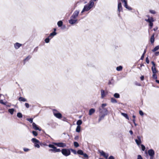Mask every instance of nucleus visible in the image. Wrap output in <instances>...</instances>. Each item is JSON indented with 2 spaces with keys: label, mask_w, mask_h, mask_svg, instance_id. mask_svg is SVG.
<instances>
[{
  "label": "nucleus",
  "mask_w": 159,
  "mask_h": 159,
  "mask_svg": "<svg viewBox=\"0 0 159 159\" xmlns=\"http://www.w3.org/2000/svg\"><path fill=\"white\" fill-rule=\"evenodd\" d=\"M149 12L151 14H155L156 13V12L154 10H149Z\"/></svg>",
  "instance_id": "nucleus-42"
},
{
  "label": "nucleus",
  "mask_w": 159,
  "mask_h": 159,
  "mask_svg": "<svg viewBox=\"0 0 159 159\" xmlns=\"http://www.w3.org/2000/svg\"><path fill=\"white\" fill-rule=\"evenodd\" d=\"M111 102L112 103H116L117 102V101L116 99L114 98H111Z\"/></svg>",
  "instance_id": "nucleus-27"
},
{
  "label": "nucleus",
  "mask_w": 159,
  "mask_h": 159,
  "mask_svg": "<svg viewBox=\"0 0 159 159\" xmlns=\"http://www.w3.org/2000/svg\"><path fill=\"white\" fill-rule=\"evenodd\" d=\"M100 93L101 94V98H103L106 96V94L105 93L104 90L103 89H101L100 90Z\"/></svg>",
  "instance_id": "nucleus-16"
},
{
  "label": "nucleus",
  "mask_w": 159,
  "mask_h": 159,
  "mask_svg": "<svg viewBox=\"0 0 159 159\" xmlns=\"http://www.w3.org/2000/svg\"><path fill=\"white\" fill-rule=\"evenodd\" d=\"M146 63L147 64H149V60L148 59V57H147L146 58Z\"/></svg>",
  "instance_id": "nucleus-50"
},
{
  "label": "nucleus",
  "mask_w": 159,
  "mask_h": 159,
  "mask_svg": "<svg viewBox=\"0 0 159 159\" xmlns=\"http://www.w3.org/2000/svg\"><path fill=\"white\" fill-rule=\"evenodd\" d=\"M83 152L81 150H78L77 151V153L79 155H82L83 154Z\"/></svg>",
  "instance_id": "nucleus-36"
},
{
  "label": "nucleus",
  "mask_w": 159,
  "mask_h": 159,
  "mask_svg": "<svg viewBox=\"0 0 159 159\" xmlns=\"http://www.w3.org/2000/svg\"><path fill=\"white\" fill-rule=\"evenodd\" d=\"M53 144L59 147H64L66 146V144L63 143H54Z\"/></svg>",
  "instance_id": "nucleus-8"
},
{
  "label": "nucleus",
  "mask_w": 159,
  "mask_h": 159,
  "mask_svg": "<svg viewBox=\"0 0 159 159\" xmlns=\"http://www.w3.org/2000/svg\"><path fill=\"white\" fill-rule=\"evenodd\" d=\"M7 102H3L2 100H0V103L3 105H6V103H7Z\"/></svg>",
  "instance_id": "nucleus-40"
},
{
  "label": "nucleus",
  "mask_w": 159,
  "mask_h": 159,
  "mask_svg": "<svg viewBox=\"0 0 159 159\" xmlns=\"http://www.w3.org/2000/svg\"><path fill=\"white\" fill-rule=\"evenodd\" d=\"M148 153L150 156V158H154L155 155V152L152 149H150L148 150Z\"/></svg>",
  "instance_id": "nucleus-6"
},
{
  "label": "nucleus",
  "mask_w": 159,
  "mask_h": 159,
  "mask_svg": "<svg viewBox=\"0 0 159 159\" xmlns=\"http://www.w3.org/2000/svg\"><path fill=\"white\" fill-rule=\"evenodd\" d=\"M151 63H152V64L153 65V66L152 67H155L156 64L154 61H152Z\"/></svg>",
  "instance_id": "nucleus-56"
},
{
  "label": "nucleus",
  "mask_w": 159,
  "mask_h": 159,
  "mask_svg": "<svg viewBox=\"0 0 159 159\" xmlns=\"http://www.w3.org/2000/svg\"><path fill=\"white\" fill-rule=\"evenodd\" d=\"M95 112V110L93 108L90 109L89 111V115H91Z\"/></svg>",
  "instance_id": "nucleus-22"
},
{
  "label": "nucleus",
  "mask_w": 159,
  "mask_h": 159,
  "mask_svg": "<svg viewBox=\"0 0 159 159\" xmlns=\"http://www.w3.org/2000/svg\"><path fill=\"white\" fill-rule=\"evenodd\" d=\"M144 55H145L143 53V54H142V56H141V57L140 58L141 60H143V59Z\"/></svg>",
  "instance_id": "nucleus-59"
},
{
  "label": "nucleus",
  "mask_w": 159,
  "mask_h": 159,
  "mask_svg": "<svg viewBox=\"0 0 159 159\" xmlns=\"http://www.w3.org/2000/svg\"><path fill=\"white\" fill-rule=\"evenodd\" d=\"M133 121V123H134V125L136 126H137V124L135 122V119H133L132 120Z\"/></svg>",
  "instance_id": "nucleus-57"
},
{
  "label": "nucleus",
  "mask_w": 159,
  "mask_h": 159,
  "mask_svg": "<svg viewBox=\"0 0 159 159\" xmlns=\"http://www.w3.org/2000/svg\"><path fill=\"white\" fill-rule=\"evenodd\" d=\"M118 12L117 13L118 16H120V11H123L122 7V4L121 2H119L118 5Z\"/></svg>",
  "instance_id": "nucleus-7"
},
{
  "label": "nucleus",
  "mask_w": 159,
  "mask_h": 159,
  "mask_svg": "<svg viewBox=\"0 0 159 159\" xmlns=\"http://www.w3.org/2000/svg\"><path fill=\"white\" fill-rule=\"evenodd\" d=\"M90 9V8H89V7L88 6V5H87L86 4L84 6V7L83 10L81 11V13H82L83 12H84L85 11H88Z\"/></svg>",
  "instance_id": "nucleus-14"
},
{
  "label": "nucleus",
  "mask_w": 159,
  "mask_h": 159,
  "mask_svg": "<svg viewBox=\"0 0 159 159\" xmlns=\"http://www.w3.org/2000/svg\"><path fill=\"white\" fill-rule=\"evenodd\" d=\"M139 114L141 116L143 115V113L142 111H139Z\"/></svg>",
  "instance_id": "nucleus-55"
},
{
  "label": "nucleus",
  "mask_w": 159,
  "mask_h": 159,
  "mask_svg": "<svg viewBox=\"0 0 159 159\" xmlns=\"http://www.w3.org/2000/svg\"><path fill=\"white\" fill-rule=\"evenodd\" d=\"M25 105L26 107L27 108H29V105L28 103H25Z\"/></svg>",
  "instance_id": "nucleus-52"
},
{
  "label": "nucleus",
  "mask_w": 159,
  "mask_h": 159,
  "mask_svg": "<svg viewBox=\"0 0 159 159\" xmlns=\"http://www.w3.org/2000/svg\"><path fill=\"white\" fill-rule=\"evenodd\" d=\"M32 134L34 136H36L38 135V133L37 132L34 131H32Z\"/></svg>",
  "instance_id": "nucleus-43"
},
{
  "label": "nucleus",
  "mask_w": 159,
  "mask_h": 159,
  "mask_svg": "<svg viewBox=\"0 0 159 159\" xmlns=\"http://www.w3.org/2000/svg\"><path fill=\"white\" fill-rule=\"evenodd\" d=\"M106 103H103L101 105V106L100 107L98 108L99 115L98 122H99L102 120L104 119L105 116L107 115L108 111L107 109L105 107L107 106Z\"/></svg>",
  "instance_id": "nucleus-1"
},
{
  "label": "nucleus",
  "mask_w": 159,
  "mask_h": 159,
  "mask_svg": "<svg viewBox=\"0 0 159 159\" xmlns=\"http://www.w3.org/2000/svg\"><path fill=\"white\" fill-rule=\"evenodd\" d=\"M158 29V27H155L154 28H153V30L154 31H156V30H157Z\"/></svg>",
  "instance_id": "nucleus-63"
},
{
  "label": "nucleus",
  "mask_w": 159,
  "mask_h": 159,
  "mask_svg": "<svg viewBox=\"0 0 159 159\" xmlns=\"http://www.w3.org/2000/svg\"><path fill=\"white\" fill-rule=\"evenodd\" d=\"M50 39H51L50 38H49V37H48L47 38L45 39V42L47 43H49Z\"/></svg>",
  "instance_id": "nucleus-41"
},
{
  "label": "nucleus",
  "mask_w": 159,
  "mask_h": 159,
  "mask_svg": "<svg viewBox=\"0 0 159 159\" xmlns=\"http://www.w3.org/2000/svg\"><path fill=\"white\" fill-rule=\"evenodd\" d=\"M49 151L52 152L54 153L59 152L61 151V150L60 149L57 148L55 146L54 147V148L52 149H50Z\"/></svg>",
  "instance_id": "nucleus-11"
},
{
  "label": "nucleus",
  "mask_w": 159,
  "mask_h": 159,
  "mask_svg": "<svg viewBox=\"0 0 159 159\" xmlns=\"http://www.w3.org/2000/svg\"><path fill=\"white\" fill-rule=\"evenodd\" d=\"M137 139H135V141L138 145H139L141 143V137L140 136H137Z\"/></svg>",
  "instance_id": "nucleus-9"
},
{
  "label": "nucleus",
  "mask_w": 159,
  "mask_h": 159,
  "mask_svg": "<svg viewBox=\"0 0 159 159\" xmlns=\"http://www.w3.org/2000/svg\"><path fill=\"white\" fill-rule=\"evenodd\" d=\"M74 145L75 147H78L79 146V144L77 142H74Z\"/></svg>",
  "instance_id": "nucleus-39"
},
{
  "label": "nucleus",
  "mask_w": 159,
  "mask_h": 159,
  "mask_svg": "<svg viewBox=\"0 0 159 159\" xmlns=\"http://www.w3.org/2000/svg\"><path fill=\"white\" fill-rule=\"evenodd\" d=\"M155 54L156 56L159 55V52H156L155 53Z\"/></svg>",
  "instance_id": "nucleus-60"
},
{
  "label": "nucleus",
  "mask_w": 159,
  "mask_h": 159,
  "mask_svg": "<svg viewBox=\"0 0 159 159\" xmlns=\"http://www.w3.org/2000/svg\"><path fill=\"white\" fill-rule=\"evenodd\" d=\"M159 49V45L155 47L152 50V51L153 52H154L158 50Z\"/></svg>",
  "instance_id": "nucleus-28"
},
{
  "label": "nucleus",
  "mask_w": 159,
  "mask_h": 159,
  "mask_svg": "<svg viewBox=\"0 0 159 159\" xmlns=\"http://www.w3.org/2000/svg\"><path fill=\"white\" fill-rule=\"evenodd\" d=\"M152 77L154 79H156L157 78V76L156 74H153L152 75Z\"/></svg>",
  "instance_id": "nucleus-47"
},
{
  "label": "nucleus",
  "mask_w": 159,
  "mask_h": 159,
  "mask_svg": "<svg viewBox=\"0 0 159 159\" xmlns=\"http://www.w3.org/2000/svg\"><path fill=\"white\" fill-rule=\"evenodd\" d=\"M29 150V149L27 148H24V151L25 152H26L28 151Z\"/></svg>",
  "instance_id": "nucleus-61"
},
{
  "label": "nucleus",
  "mask_w": 159,
  "mask_h": 159,
  "mask_svg": "<svg viewBox=\"0 0 159 159\" xmlns=\"http://www.w3.org/2000/svg\"><path fill=\"white\" fill-rule=\"evenodd\" d=\"M144 77L142 75L140 77V79L141 80H144Z\"/></svg>",
  "instance_id": "nucleus-64"
},
{
  "label": "nucleus",
  "mask_w": 159,
  "mask_h": 159,
  "mask_svg": "<svg viewBox=\"0 0 159 159\" xmlns=\"http://www.w3.org/2000/svg\"><path fill=\"white\" fill-rule=\"evenodd\" d=\"M32 126L33 128L36 130H39L41 131V129H40L38 127L37 125L34 122L32 123Z\"/></svg>",
  "instance_id": "nucleus-18"
},
{
  "label": "nucleus",
  "mask_w": 159,
  "mask_h": 159,
  "mask_svg": "<svg viewBox=\"0 0 159 159\" xmlns=\"http://www.w3.org/2000/svg\"><path fill=\"white\" fill-rule=\"evenodd\" d=\"M98 151L101 156H102L104 157V156L105 154V153L102 150L101 151L100 150H99Z\"/></svg>",
  "instance_id": "nucleus-35"
},
{
  "label": "nucleus",
  "mask_w": 159,
  "mask_h": 159,
  "mask_svg": "<svg viewBox=\"0 0 159 159\" xmlns=\"http://www.w3.org/2000/svg\"><path fill=\"white\" fill-rule=\"evenodd\" d=\"M152 70L153 74H156L158 71L155 67H152Z\"/></svg>",
  "instance_id": "nucleus-25"
},
{
  "label": "nucleus",
  "mask_w": 159,
  "mask_h": 159,
  "mask_svg": "<svg viewBox=\"0 0 159 159\" xmlns=\"http://www.w3.org/2000/svg\"><path fill=\"white\" fill-rule=\"evenodd\" d=\"M155 34H152V36L150 38V42L151 43H154V37Z\"/></svg>",
  "instance_id": "nucleus-23"
},
{
  "label": "nucleus",
  "mask_w": 159,
  "mask_h": 159,
  "mask_svg": "<svg viewBox=\"0 0 159 159\" xmlns=\"http://www.w3.org/2000/svg\"><path fill=\"white\" fill-rule=\"evenodd\" d=\"M49 151L52 152L54 153L59 152L61 151V150L60 149L57 148L55 146L54 147V148L52 149H50Z\"/></svg>",
  "instance_id": "nucleus-12"
},
{
  "label": "nucleus",
  "mask_w": 159,
  "mask_h": 159,
  "mask_svg": "<svg viewBox=\"0 0 159 159\" xmlns=\"http://www.w3.org/2000/svg\"><path fill=\"white\" fill-rule=\"evenodd\" d=\"M114 97L116 98H119L120 97V94L117 93H115L114 94Z\"/></svg>",
  "instance_id": "nucleus-32"
},
{
  "label": "nucleus",
  "mask_w": 159,
  "mask_h": 159,
  "mask_svg": "<svg viewBox=\"0 0 159 159\" xmlns=\"http://www.w3.org/2000/svg\"><path fill=\"white\" fill-rule=\"evenodd\" d=\"M80 128L81 127L80 126H77L76 129V132L78 133L80 132Z\"/></svg>",
  "instance_id": "nucleus-34"
},
{
  "label": "nucleus",
  "mask_w": 159,
  "mask_h": 159,
  "mask_svg": "<svg viewBox=\"0 0 159 159\" xmlns=\"http://www.w3.org/2000/svg\"><path fill=\"white\" fill-rule=\"evenodd\" d=\"M61 151L62 153L65 156H68L70 154V150L69 149H63Z\"/></svg>",
  "instance_id": "nucleus-4"
},
{
  "label": "nucleus",
  "mask_w": 159,
  "mask_h": 159,
  "mask_svg": "<svg viewBox=\"0 0 159 159\" xmlns=\"http://www.w3.org/2000/svg\"><path fill=\"white\" fill-rule=\"evenodd\" d=\"M108 159H114V158L113 156H111L109 157Z\"/></svg>",
  "instance_id": "nucleus-62"
},
{
  "label": "nucleus",
  "mask_w": 159,
  "mask_h": 159,
  "mask_svg": "<svg viewBox=\"0 0 159 159\" xmlns=\"http://www.w3.org/2000/svg\"><path fill=\"white\" fill-rule=\"evenodd\" d=\"M77 19H72L70 17V19L69 20V23L71 25H73L77 23Z\"/></svg>",
  "instance_id": "nucleus-13"
},
{
  "label": "nucleus",
  "mask_w": 159,
  "mask_h": 159,
  "mask_svg": "<svg viewBox=\"0 0 159 159\" xmlns=\"http://www.w3.org/2000/svg\"><path fill=\"white\" fill-rule=\"evenodd\" d=\"M31 141L34 143V146L35 147L38 148H40L39 145L40 142L39 140L35 138H32L31 139Z\"/></svg>",
  "instance_id": "nucleus-3"
},
{
  "label": "nucleus",
  "mask_w": 159,
  "mask_h": 159,
  "mask_svg": "<svg viewBox=\"0 0 159 159\" xmlns=\"http://www.w3.org/2000/svg\"><path fill=\"white\" fill-rule=\"evenodd\" d=\"M22 45L21 44L18 43H16L14 44V46L15 49H17Z\"/></svg>",
  "instance_id": "nucleus-17"
},
{
  "label": "nucleus",
  "mask_w": 159,
  "mask_h": 159,
  "mask_svg": "<svg viewBox=\"0 0 159 159\" xmlns=\"http://www.w3.org/2000/svg\"><path fill=\"white\" fill-rule=\"evenodd\" d=\"M31 57L29 55L24 60V64H25V62L26 61H28L29 60H30Z\"/></svg>",
  "instance_id": "nucleus-24"
},
{
  "label": "nucleus",
  "mask_w": 159,
  "mask_h": 159,
  "mask_svg": "<svg viewBox=\"0 0 159 159\" xmlns=\"http://www.w3.org/2000/svg\"><path fill=\"white\" fill-rule=\"evenodd\" d=\"M109 156V154L108 153H105V154L104 156V157L106 159H107L108 157Z\"/></svg>",
  "instance_id": "nucleus-49"
},
{
  "label": "nucleus",
  "mask_w": 159,
  "mask_h": 159,
  "mask_svg": "<svg viewBox=\"0 0 159 159\" xmlns=\"http://www.w3.org/2000/svg\"><path fill=\"white\" fill-rule=\"evenodd\" d=\"M17 116L19 118H21L22 117V115L20 112H18L17 113Z\"/></svg>",
  "instance_id": "nucleus-37"
},
{
  "label": "nucleus",
  "mask_w": 159,
  "mask_h": 159,
  "mask_svg": "<svg viewBox=\"0 0 159 159\" xmlns=\"http://www.w3.org/2000/svg\"><path fill=\"white\" fill-rule=\"evenodd\" d=\"M82 121L80 120H79L77 121L76 124L78 126H80L82 124Z\"/></svg>",
  "instance_id": "nucleus-33"
},
{
  "label": "nucleus",
  "mask_w": 159,
  "mask_h": 159,
  "mask_svg": "<svg viewBox=\"0 0 159 159\" xmlns=\"http://www.w3.org/2000/svg\"><path fill=\"white\" fill-rule=\"evenodd\" d=\"M70 150L71 151L75 154H76L77 153V152L75 150L71 149Z\"/></svg>",
  "instance_id": "nucleus-44"
},
{
  "label": "nucleus",
  "mask_w": 159,
  "mask_h": 159,
  "mask_svg": "<svg viewBox=\"0 0 159 159\" xmlns=\"http://www.w3.org/2000/svg\"><path fill=\"white\" fill-rule=\"evenodd\" d=\"M79 138V136H76L75 137L74 139L76 140H77Z\"/></svg>",
  "instance_id": "nucleus-58"
},
{
  "label": "nucleus",
  "mask_w": 159,
  "mask_h": 159,
  "mask_svg": "<svg viewBox=\"0 0 159 159\" xmlns=\"http://www.w3.org/2000/svg\"><path fill=\"white\" fill-rule=\"evenodd\" d=\"M27 120L28 121L30 122V123H33V119L32 118H29V119H27L26 120Z\"/></svg>",
  "instance_id": "nucleus-45"
},
{
  "label": "nucleus",
  "mask_w": 159,
  "mask_h": 159,
  "mask_svg": "<svg viewBox=\"0 0 159 159\" xmlns=\"http://www.w3.org/2000/svg\"><path fill=\"white\" fill-rule=\"evenodd\" d=\"M124 7H125L126 8L128 9L129 10H131L132 9V8L129 6H128L127 4V2H125V3H124Z\"/></svg>",
  "instance_id": "nucleus-19"
},
{
  "label": "nucleus",
  "mask_w": 159,
  "mask_h": 159,
  "mask_svg": "<svg viewBox=\"0 0 159 159\" xmlns=\"http://www.w3.org/2000/svg\"><path fill=\"white\" fill-rule=\"evenodd\" d=\"M49 151L52 152L54 153L59 152L61 151V150L60 149L57 148L55 146L54 147V148L52 149H50Z\"/></svg>",
  "instance_id": "nucleus-10"
},
{
  "label": "nucleus",
  "mask_w": 159,
  "mask_h": 159,
  "mask_svg": "<svg viewBox=\"0 0 159 159\" xmlns=\"http://www.w3.org/2000/svg\"><path fill=\"white\" fill-rule=\"evenodd\" d=\"M14 109L13 108L10 109H8V112L11 114L12 115L13 114Z\"/></svg>",
  "instance_id": "nucleus-30"
},
{
  "label": "nucleus",
  "mask_w": 159,
  "mask_h": 159,
  "mask_svg": "<svg viewBox=\"0 0 159 159\" xmlns=\"http://www.w3.org/2000/svg\"><path fill=\"white\" fill-rule=\"evenodd\" d=\"M57 24L59 27H61L63 25V22L62 21L60 20L58 22Z\"/></svg>",
  "instance_id": "nucleus-31"
},
{
  "label": "nucleus",
  "mask_w": 159,
  "mask_h": 159,
  "mask_svg": "<svg viewBox=\"0 0 159 159\" xmlns=\"http://www.w3.org/2000/svg\"><path fill=\"white\" fill-rule=\"evenodd\" d=\"M137 159H143V158L142 157V156L140 155H138V156L137 157Z\"/></svg>",
  "instance_id": "nucleus-53"
},
{
  "label": "nucleus",
  "mask_w": 159,
  "mask_h": 159,
  "mask_svg": "<svg viewBox=\"0 0 159 159\" xmlns=\"http://www.w3.org/2000/svg\"><path fill=\"white\" fill-rule=\"evenodd\" d=\"M18 100L22 102H26L27 101V99L22 97H20L18 99Z\"/></svg>",
  "instance_id": "nucleus-26"
},
{
  "label": "nucleus",
  "mask_w": 159,
  "mask_h": 159,
  "mask_svg": "<svg viewBox=\"0 0 159 159\" xmlns=\"http://www.w3.org/2000/svg\"><path fill=\"white\" fill-rule=\"evenodd\" d=\"M121 115L125 117L126 119H129V117L127 114L124 113H121Z\"/></svg>",
  "instance_id": "nucleus-29"
},
{
  "label": "nucleus",
  "mask_w": 159,
  "mask_h": 159,
  "mask_svg": "<svg viewBox=\"0 0 159 159\" xmlns=\"http://www.w3.org/2000/svg\"><path fill=\"white\" fill-rule=\"evenodd\" d=\"M54 116L57 118L59 119H60L62 117V115L60 113L58 112L57 113H54Z\"/></svg>",
  "instance_id": "nucleus-20"
},
{
  "label": "nucleus",
  "mask_w": 159,
  "mask_h": 159,
  "mask_svg": "<svg viewBox=\"0 0 159 159\" xmlns=\"http://www.w3.org/2000/svg\"><path fill=\"white\" fill-rule=\"evenodd\" d=\"M57 34V33L55 32H53L51 33L48 36L49 38L50 39L52 38L54 36Z\"/></svg>",
  "instance_id": "nucleus-21"
},
{
  "label": "nucleus",
  "mask_w": 159,
  "mask_h": 159,
  "mask_svg": "<svg viewBox=\"0 0 159 159\" xmlns=\"http://www.w3.org/2000/svg\"><path fill=\"white\" fill-rule=\"evenodd\" d=\"M53 112L54 115V113H58L57 111L55 109H53Z\"/></svg>",
  "instance_id": "nucleus-54"
},
{
  "label": "nucleus",
  "mask_w": 159,
  "mask_h": 159,
  "mask_svg": "<svg viewBox=\"0 0 159 159\" xmlns=\"http://www.w3.org/2000/svg\"><path fill=\"white\" fill-rule=\"evenodd\" d=\"M83 155L84 157L85 158H88V156L86 153H83V154H82Z\"/></svg>",
  "instance_id": "nucleus-51"
},
{
  "label": "nucleus",
  "mask_w": 159,
  "mask_h": 159,
  "mask_svg": "<svg viewBox=\"0 0 159 159\" xmlns=\"http://www.w3.org/2000/svg\"><path fill=\"white\" fill-rule=\"evenodd\" d=\"M141 146L142 148V151H144L145 149V146L143 144H141Z\"/></svg>",
  "instance_id": "nucleus-46"
},
{
  "label": "nucleus",
  "mask_w": 159,
  "mask_h": 159,
  "mask_svg": "<svg viewBox=\"0 0 159 159\" xmlns=\"http://www.w3.org/2000/svg\"><path fill=\"white\" fill-rule=\"evenodd\" d=\"M79 12V10H76L75 11L70 17L72 19H77L76 18L78 17Z\"/></svg>",
  "instance_id": "nucleus-5"
},
{
  "label": "nucleus",
  "mask_w": 159,
  "mask_h": 159,
  "mask_svg": "<svg viewBox=\"0 0 159 159\" xmlns=\"http://www.w3.org/2000/svg\"><path fill=\"white\" fill-rule=\"evenodd\" d=\"M48 146L49 148H54V147H55V146L53 145L52 144H49Z\"/></svg>",
  "instance_id": "nucleus-48"
},
{
  "label": "nucleus",
  "mask_w": 159,
  "mask_h": 159,
  "mask_svg": "<svg viewBox=\"0 0 159 159\" xmlns=\"http://www.w3.org/2000/svg\"><path fill=\"white\" fill-rule=\"evenodd\" d=\"M145 20L149 23V26L150 27V29H151L153 26V22L154 21L153 18L151 17H150V18L145 19Z\"/></svg>",
  "instance_id": "nucleus-2"
},
{
  "label": "nucleus",
  "mask_w": 159,
  "mask_h": 159,
  "mask_svg": "<svg viewBox=\"0 0 159 159\" xmlns=\"http://www.w3.org/2000/svg\"><path fill=\"white\" fill-rule=\"evenodd\" d=\"M93 1V0H91L89 1V3L87 4L89 7L90 8V9L92 8L94 5V3Z\"/></svg>",
  "instance_id": "nucleus-15"
},
{
  "label": "nucleus",
  "mask_w": 159,
  "mask_h": 159,
  "mask_svg": "<svg viewBox=\"0 0 159 159\" xmlns=\"http://www.w3.org/2000/svg\"><path fill=\"white\" fill-rule=\"evenodd\" d=\"M122 69V67L121 66H119L116 67V69L117 71H120Z\"/></svg>",
  "instance_id": "nucleus-38"
}]
</instances>
